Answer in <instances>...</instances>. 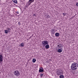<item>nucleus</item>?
<instances>
[{
  "label": "nucleus",
  "instance_id": "obj_29",
  "mask_svg": "<svg viewBox=\"0 0 78 78\" xmlns=\"http://www.w3.org/2000/svg\"><path fill=\"white\" fill-rule=\"evenodd\" d=\"M1 0H0V1H1Z\"/></svg>",
  "mask_w": 78,
  "mask_h": 78
},
{
  "label": "nucleus",
  "instance_id": "obj_18",
  "mask_svg": "<svg viewBox=\"0 0 78 78\" xmlns=\"http://www.w3.org/2000/svg\"><path fill=\"white\" fill-rule=\"evenodd\" d=\"M7 30L8 31H10V30H11V29L9 28H7Z\"/></svg>",
  "mask_w": 78,
  "mask_h": 78
},
{
  "label": "nucleus",
  "instance_id": "obj_4",
  "mask_svg": "<svg viewBox=\"0 0 78 78\" xmlns=\"http://www.w3.org/2000/svg\"><path fill=\"white\" fill-rule=\"evenodd\" d=\"M14 73L15 75L16 76H18L20 75V73L18 71H15Z\"/></svg>",
  "mask_w": 78,
  "mask_h": 78
},
{
  "label": "nucleus",
  "instance_id": "obj_28",
  "mask_svg": "<svg viewBox=\"0 0 78 78\" xmlns=\"http://www.w3.org/2000/svg\"><path fill=\"white\" fill-rule=\"evenodd\" d=\"M48 18H50V17H48Z\"/></svg>",
  "mask_w": 78,
  "mask_h": 78
},
{
  "label": "nucleus",
  "instance_id": "obj_25",
  "mask_svg": "<svg viewBox=\"0 0 78 78\" xmlns=\"http://www.w3.org/2000/svg\"><path fill=\"white\" fill-rule=\"evenodd\" d=\"M31 36H32V37H33V34Z\"/></svg>",
  "mask_w": 78,
  "mask_h": 78
},
{
  "label": "nucleus",
  "instance_id": "obj_15",
  "mask_svg": "<svg viewBox=\"0 0 78 78\" xmlns=\"http://www.w3.org/2000/svg\"><path fill=\"white\" fill-rule=\"evenodd\" d=\"M36 61V60L35 58H34L32 60L33 62H35Z\"/></svg>",
  "mask_w": 78,
  "mask_h": 78
},
{
  "label": "nucleus",
  "instance_id": "obj_2",
  "mask_svg": "<svg viewBox=\"0 0 78 78\" xmlns=\"http://www.w3.org/2000/svg\"><path fill=\"white\" fill-rule=\"evenodd\" d=\"M48 42L47 41H43L42 42V45L44 47L46 45H48Z\"/></svg>",
  "mask_w": 78,
  "mask_h": 78
},
{
  "label": "nucleus",
  "instance_id": "obj_11",
  "mask_svg": "<svg viewBox=\"0 0 78 78\" xmlns=\"http://www.w3.org/2000/svg\"><path fill=\"white\" fill-rule=\"evenodd\" d=\"M55 35L56 37H58L59 36V33H56L55 34Z\"/></svg>",
  "mask_w": 78,
  "mask_h": 78
},
{
  "label": "nucleus",
  "instance_id": "obj_27",
  "mask_svg": "<svg viewBox=\"0 0 78 78\" xmlns=\"http://www.w3.org/2000/svg\"><path fill=\"white\" fill-rule=\"evenodd\" d=\"M35 14H34V16H35Z\"/></svg>",
  "mask_w": 78,
  "mask_h": 78
},
{
  "label": "nucleus",
  "instance_id": "obj_20",
  "mask_svg": "<svg viewBox=\"0 0 78 78\" xmlns=\"http://www.w3.org/2000/svg\"><path fill=\"white\" fill-rule=\"evenodd\" d=\"M43 76V74H41V77L42 76Z\"/></svg>",
  "mask_w": 78,
  "mask_h": 78
},
{
  "label": "nucleus",
  "instance_id": "obj_1",
  "mask_svg": "<svg viewBox=\"0 0 78 78\" xmlns=\"http://www.w3.org/2000/svg\"><path fill=\"white\" fill-rule=\"evenodd\" d=\"M78 67V64L76 62H74L72 64L71 68L73 70H76V69H77L76 67Z\"/></svg>",
  "mask_w": 78,
  "mask_h": 78
},
{
  "label": "nucleus",
  "instance_id": "obj_7",
  "mask_svg": "<svg viewBox=\"0 0 78 78\" xmlns=\"http://www.w3.org/2000/svg\"><path fill=\"white\" fill-rule=\"evenodd\" d=\"M39 72H44V69L42 67H41L39 71Z\"/></svg>",
  "mask_w": 78,
  "mask_h": 78
},
{
  "label": "nucleus",
  "instance_id": "obj_12",
  "mask_svg": "<svg viewBox=\"0 0 78 78\" xmlns=\"http://www.w3.org/2000/svg\"><path fill=\"white\" fill-rule=\"evenodd\" d=\"M12 1L15 3H17V0H12Z\"/></svg>",
  "mask_w": 78,
  "mask_h": 78
},
{
  "label": "nucleus",
  "instance_id": "obj_3",
  "mask_svg": "<svg viewBox=\"0 0 78 78\" xmlns=\"http://www.w3.org/2000/svg\"><path fill=\"white\" fill-rule=\"evenodd\" d=\"M57 74L58 76L61 75H63V72H62V70L61 69H58L57 71Z\"/></svg>",
  "mask_w": 78,
  "mask_h": 78
},
{
  "label": "nucleus",
  "instance_id": "obj_17",
  "mask_svg": "<svg viewBox=\"0 0 78 78\" xmlns=\"http://www.w3.org/2000/svg\"><path fill=\"white\" fill-rule=\"evenodd\" d=\"M20 45L21 47H24V44L23 43H21L20 44Z\"/></svg>",
  "mask_w": 78,
  "mask_h": 78
},
{
  "label": "nucleus",
  "instance_id": "obj_6",
  "mask_svg": "<svg viewBox=\"0 0 78 78\" xmlns=\"http://www.w3.org/2000/svg\"><path fill=\"white\" fill-rule=\"evenodd\" d=\"M57 47H58V48H62V45L61 44H58L57 45Z\"/></svg>",
  "mask_w": 78,
  "mask_h": 78
},
{
  "label": "nucleus",
  "instance_id": "obj_16",
  "mask_svg": "<svg viewBox=\"0 0 78 78\" xmlns=\"http://www.w3.org/2000/svg\"><path fill=\"white\" fill-rule=\"evenodd\" d=\"M64 76L63 75H61L59 76L60 78H64Z\"/></svg>",
  "mask_w": 78,
  "mask_h": 78
},
{
  "label": "nucleus",
  "instance_id": "obj_8",
  "mask_svg": "<svg viewBox=\"0 0 78 78\" xmlns=\"http://www.w3.org/2000/svg\"><path fill=\"white\" fill-rule=\"evenodd\" d=\"M2 58L3 59V56L2 55H0V63H1V62L3 61V60H2Z\"/></svg>",
  "mask_w": 78,
  "mask_h": 78
},
{
  "label": "nucleus",
  "instance_id": "obj_19",
  "mask_svg": "<svg viewBox=\"0 0 78 78\" xmlns=\"http://www.w3.org/2000/svg\"><path fill=\"white\" fill-rule=\"evenodd\" d=\"M62 14L64 16H66V13H62Z\"/></svg>",
  "mask_w": 78,
  "mask_h": 78
},
{
  "label": "nucleus",
  "instance_id": "obj_9",
  "mask_svg": "<svg viewBox=\"0 0 78 78\" xmlns=\"http://www.w3.org/2000/svg\"><path fill=\"white\" fill-rule=\"evenodd\" d=\"M62 48H58V53H61L62 52Z\"/></svg>",
  "mask_w": 78,
  "mask_h": 78
},
{
  "label": "nucleus",
  "instance_id": "obj_14",
  "mask_svg": "<svg viewBox=\"0 0 78 78\" xmlns=\"http://www.w3.org/2000/svg\"><path fill=\"white\" fill-rule=\"evenodd\" d=\"M34 0H29V2H30V3H31L34 2Z\"/></svg>",
  "mask_w": 78,
  "mask_h": 78
},
{
  "label": "nucleus",
  "instance_id": "obj_26",
  "mask_svg": "<svg viewBox=\"0 0 78 78\" xmlns=\"http://www.w3.org/2000/svg\"><path fill=\"white\" fill-rule=\"evenodd\" d=\"M18 23H19H19H20V22H19Z\"/></svg>",
  "mask_w": 78,
  "mask_h": 78
},
{
  "label": "nucleus",
  "instance_id": "obj_22",
  "mask_svg": "<svg viewBox=\"0 0 78 78\" xmlns=\"http://www.w3.org/2000/svg\"><path fill=\"white\" fill-rule=\"evenodd\" d=\"M16 13H17V14H19V13L18 12H17Z\"/></svg>",
  "mask_w": 78,
  "mask_h": 78
},
{
  "label": "nucleus",
  "instance_id": "obj_5",
  "mask_svg": "<svg viewBox=\"0 0 78 78\" xmlns=\"http://www.w3.org/2000/svg\"><path fill=\"white\" fill-rule=\"evenodd\" d=\"M51 34L53 35L55 33V32L56 31L54 29H52L51 30Z\"/></svg>",
  "mask_w": 78,
  "mask_h": 78
},
{
  "label": "nucleus",
  "instance_id": "obj_10",
  "mask_svg": "<svg viewBox=\"0 0 78 78\" xmlns=\"http://www.w3.org/2000/svg\"><path fill=\"white\" fill-rule=\"evenodd\" d=\"M45 48H46V49H48V48H50V46H49L48 44L45 46Z\"/></svg>",
  "mask_w": 78,
  "mask_h": 78
},
{
  "label": "nucleus",
  "instance_id": "obj_23",
  "mask_svg": "<svg viewBox=\"0 0 78 78\" xmlns=\"http://www.w3.org/2000/svg\"><path fill=\"white\" fill-rule=\"evenodd\" d=\"M31 37H32V36H30L29 38V39H31Z\"/></svg>",
  "mask_w": 78,
  "mask_h": 78
},
{
  "label": "nucleus",
  "instance_id": "obj_13",
  "mask_svg": "<svg viewBox=\"0 0 78 78\" xmlns=\"http://www.w3.org/2000/svg\"><path fill=\"white\" fill-rule=\"evenodd\" d=\"M5 33H6V34H8V32H10V31H8V30H5Z\"/></svg>",
  "mask_w": 78,
  "mask_h": 78
},
{
  "label": "nucleus",
  "instance_id": "obj_24",
  "mask_svg": "<svg viewBox=\"0 0 78 78\" xmlns=\"http://www.w3.org/2000/svg\"><path fill=\"white\" fill-rule=\"evenodd\" d=\"M47 17H49V15H48V16H47Z\"/></svg>",
  "mask_w": 78,
  "mask_h": 78
},
{
  "label": "nucleus",
  "instance_id": "obj_21",
  "mask_svg": "<svg viewBox=\"0 0 78 78\" xmlns=\"http://www.w3.org/2000/svg\"><path fill=\"white\" fill-rule=\"evenodd\" d=\"M76 5H77L78 6V2H76Z\"/></svg>",
  "mask_w": 78,
  "mask_h": 78
}]
</instances>
